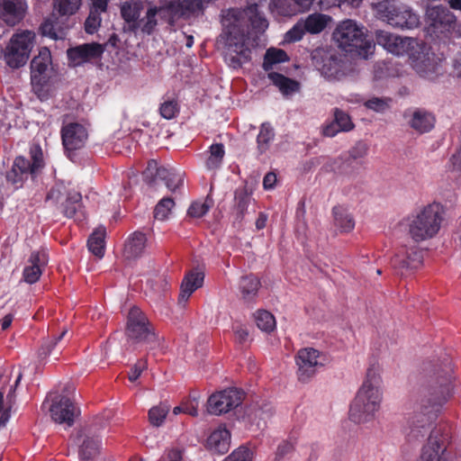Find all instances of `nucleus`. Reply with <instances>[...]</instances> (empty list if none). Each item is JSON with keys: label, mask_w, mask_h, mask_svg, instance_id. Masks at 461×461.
<instances>
[{"label": "nucleus", "mask_w": 461, "mask_h": 461, "mask_svg": "<svg viewBox=\"0 0 461 461\" xmlns=\"http://www.w3.org/2000/svg\"><path fill=\"white\" fill-rule=\"evenodd\" d=\"M221 23L226 35V59L232 68H239L250 59L254 46L245 29L250 24L258 32H264L268 27V22L258 12V5H251L244 10H228Z\"/></svg>", "instance_id": "obj_1"}, {"label": "nucleus", "mask_w": 461, "mask_h": 461, "mask_svg": "<svg viewBox=\"0 0 461 461\" xmlns=\"http://www.w3.org/2000/svg\"><path fill=\"white\" fill-rule=\"evenodd\" d=\"M375 41L388 53L406 57L411 67L421 77L431 79L438 70L435 54L422 41L387 31H377Z\"/></svg>", "instance_id": "obj_2"}, {"label": "nucleus", "mask_w": 461, "mask_h": 461, "mask_svg": "<svg viewBox=\"0 0 461 461\" xmlns=\"http://www.w3.org/2000/svg\"><path fill=\"white\" fill-rule=\"evenodd\" d=\"M383 402V380L378 366H371L352 400L348 417L357 424L374 420Z\"/></svg>", "instance_id": "obj_3"}, {"label": "nucleus", "mask_w": 461, "mask_h": 461, "mask_svg": "<svg viewBox=\"0 0 461 461\" xmlns=\"http://www.w3.org/2000/svg\"><path fill=\"white\" fill-rule=\"evenodd\" d=\"M445 218V208L438 203L423 206L407 218L408 233L416 242L434 238Z\"/></svg>", "instance_id": "obj_4"}, {"label": "nucleus", "mask_w": 461, "mask_h": 461, "mask_svg": "<svg viewBox=\"0 0 461 461\" xmlns=\"http://www.w3.org/2000/svg\"><path fill=\"white\" fill-rule=\"evenodd\" d=\"M366 33L365 26L347 19L337 25L333 32V40L346 51L359 50L360 55H366L374 48L373 42L366 38Z\"/></svg>", "instance_id": "obj_5"}, {"label": "nucleus", "mask_w": 461, "mask_h": 461, "mask_svg": "<svg viewBox=\"0 0 461 461\" xmlns=\"http://www.w3.org/2000/svg\"><path fill=\"white\" fill-rule=\"evenodd\" d=\"M51 55L47 48L40 50L31 62V83L32 91L41 99H47L53 88Z\"/></svg>", "instance_id": "obj_6"}, {"label": "nucleus", "mask_w": 461, "mask_h": 461, "mask_svg": "<svg viewBox=\"0 0 461 461\" xmlns=\"http://www.w3.org/2000/svg\"><path fill=\"white\" fill-rule=\"evenodd\" d=\"M30 158L17 157L11 170L7 173V181L16 188L23 186L28 177L36 176L44 167L43 152L38 144L30 147Z\"/></svg>", "instance_id": "obj_7"}, {"label": "nucleus", "mask_w": 461, "mask_h": 461, "mask_svg": "<svg viewBox=\"0 0 461 461\" xmlns=\"http://www.w3.org/2000/svg\"><path fill=\"white\" fill-rule=\"evenodd\" d=\"M35 33L31 31H23L12 36L3 50V57L6 64L13 68L23 66L33 47Z\"/></svg>", "instance_id": "obj_8"}, {"label": "nucleus", "mask_w": 461, "mask_h": 461, "mask_svg": "<svg viewBox=\"0 0 461 461\" xmlns=\"http://www.w3.org/2000/svg\"><path fill=\"white\" fill-rule=\"evenodd\" d=\"M297 377L302 383L309 382L326 364L323 353L313 348H303L298 350L295 356Z\"/></svg>", "instance_id": "obj_9"}, {"label": "nucleus", "mask_w": 461, "mask_h": 461, "mask_svg": "<svg viewBox=\"0 0 461 461\" xmlns=\"http://www.w3.org/2000/svg\"><path fill=\"white\" fill-rule=\"evenodd\" d=\"M436 385L432 386L428 395H424L421 401V407L426 411H438L439 409L448 401L452 394L450 369L438 375Z\"/></svg>", "instance_id": "obj_10"}, {"label": "nucleus", "mask_w": 461, "mask_h": 461, "mask_svg": "<svg viewBox=\"0 0 461 461\" xmlns=\"http://www.w3.org/2000/svg\"><path fill=\"white\" fill-rule=\"evenodd\" d=\"M126 334L129 342L132 344L148 342L153 337L146 316L137 307H132L129 312Z\"/></svg>", "instance_id": "obj_11"}, {"label": "nucleus", "mask_w": 461, "mask_h": 461, "mask_svg": "<svg viewBox=\"0 0 461 461\" xmlns=\"http://www.w3.org/2000/svg\"><path fill=\"white\" fill-rule=\"evenodd\" d=\"M48 405L51 419L59 424H66L70 427L77 414V410L72 401L64 395H54L47 399L42 406Z\"/></svg>", "instance_id": "obj_12"}, {"label": "nucleus", "mask_w": 461, "mask_h": 461, "mask_svg": "<svg viewBox=\"0 0 461 461\" xmlns=\"http://www.w3.org/2000/svg\"><path fill=\"white\" fill-rule=\"evenodd\" d=\"M242 400V392L229 388L212 394L207 401V410L211 414L220 415L238 407Z\"/></svg>", "instance_id": "obj_13"}, {"label": "nucleus", "mask_w": 461, "mask_h": 461, "mask_svg": "<svg viewBox=\"0 0 461 461\" xmlns=\"http://www.w3.org/2000/svg\"><path fill=\"white\" fill-rule=\"evenodd\" d=\"M447 443L439 431H433L422 448L418 461H448Z\"/></svg>", "instance_id": "obj_14"}, {"label": "nucleus", "mask_w": 461, "mask_h": 461, "mask_svg": "<svg viewBox=\"0 0 461 461\" xmlns=\"http://www.w3.org/2000/svg\"><path fill=\"white\" fill-rule=\"evenodd\" d=\"M61 137L67 151L83 148L87 140L88 132L86 127L77 122H70L63 126Z\"/></svg>", "instance_id": "obj_15"}, {"label": "nucleus", "mask_w": 461, "mask_h": 461, "mask_svg": "<svg viewBox=\"0 0 461 461\" xmlns=\"http://www.w3.org/2000/svg\"><path fill=\"white\" fill-rule=\"evenodd\" d=\"M104 51L102 44L92 42L82 44L68 50L70 65L77 67L101 58Z\"/></svg>", "instance_id": "obj_16"}, {"label": "nucleus", "mask_w": 461, "mask_h": 461, "mask_svg": "<svg viewBox=\"0 0 461 461\" xmlns=\"http://www.w3.org/2000/svg\"><path fill=\"white\" fill-rule=\"evenodd\" d=\"M25 0H0V18L10 26L19 23L25 16Z\"/></svg>", "instance_id": "obj_17"}, {"label": "nucleus", "mask_w": 461, "mask_h": 461, "mask_svg": "<svg viewBox=\"0 0 461 461\" xmlns=\"http://www.w3.org/2000/svg\"><path fill=\"white\" fill-rule=\"evenodd\" d=\"M422 262V251L416 246L401 248L393 261L395 267L406 271L418 269Z\"/></svg>", "instance_id": "obj_18"}, {"label": "nucleus", "mask_w": 461, "mask_h": 461, "mask_svg": "<svg viewBox=\"0 0 461 461\" xmlns=\"http://www.w3.org/2000/svg\"><path fill=\"white\" fill-rule=\"evenodd\" d=\"M47 263L48 255L44 249L32 252L28 259L27 266L23 269L24 281L28 284L36 283Z\"/></svg>", "instance_id": "obj_19"}, {"label": "nucleus", "mask_w": 461, "mask_h": 461, "mask_svg": "<svg viewBox=\"0 0 461 461\" xmlns=\"http://www.w3.org/2000/svg\"><path fill=\"white\" fill-rule=\"evenodd\" d=\"M261 287V282L254 275L241 276L239 281L240 299L246 304H253Z\"/></svg>", "instance_id": "obj_20"}, {"label": "nucleus", "mask_w": 461, "mask_h": 461, "mask_svg": "<svg viewBox=\"0 0 461 461\" xmlns=\"http://www.w3.org/2000/svg\"><path fill=\"white\" fill-rule=\"evenodd\" d=\"M206 447L209 450L218 454L228 452L230 447V432L225 426L220 425L209 435Z\"/></svg>", "instance_id": "obj_21"}, {"label": "nucleus", "mask_w": 461, "mask_h": 461, "mask_svg": "<svg viewBox=\"0 0 461 461\" xmlns=\"http://www.w3.org/2000/svg\"><path fill=\"white\" fill-rule=\"evenodd\" d=\"M405 117H409L408 123L410 127L419 133L431 131L436 122L431 113L422 109H416L409 113H405Z\"/></svg>", "instance_id": "obj_22"}, {"label": "nucleus", "mask_w": 461, "mask_h": 461, "mask_svg": "<svg viewBox=\"0 0 461 461\" xmlns=\"http://www.w3.org/2000/svg\"><path fill=\"white\" fill-rule=\"evenodd\" d=\"M204 275L198 270L189 272L183 279L179 294V303L185 304L192 294L202 287Z\"/></svg>", "instance_id": "obj_23"}, {"label": "nucleus", "mask_w": 461, "mask_h": 461, "mask_svg": "<svg viewBox=\"0 0 461 461\" xmlns=\"http://www.w3.org/2000/svg\"><path fill=\"white\" fill-rule=\"evenodd\" d=\"M391 26L400 29H412L419 25V16L407 5L402 4L395 17H391Z\"/></svg>", "instance_id": "obj_24"}, {"label": "nucleus", "mask_w": 461, "mask_h": 461, "mask_svg": "<svg viewBox=\"0 0 461 461\" xmlns=\"http://www.w3.org/2000/svg\"><path fill=\"white\" fill-rule=\"evenodd\" d=\"M427 22L429 25L438 28L442 25H449L454 22V15L443 6H429L426 12Z\"/></svg>", "instance_id": "obj_25"}, {"label": "nucleus", "mask_w": 461, "mask_h": 461, "mask_svg": "<svg viewBox=\"0 0 461 461\" xmlns=\"http://www.w3.org/2000/svg\"><path fill=\"white\" fill-rule=\"evenodd\" d=\"M402 3L395 0H383L372 5L375 15L379 20L385 22L391 25V17H395V14L400 10Z\"/></svg>", "instance_id": "obj_26"}, {"label": "nucleus", "mask_w": 461, "mask_h": 461, "mask_svg": "<svg viewBox=\"0 0 461 461\" xmlns=\"http://www.w3.org/2000/svg\"><path fill=\"white\" fill-rule=\"evenodd\" d=\"M143 9V5L140 1L131 0L122 4L121 14L123 20L130 24V27L136 31L139 17Z\"/></svg>", "instance_id": "obj_27"}, {"label": "nucleus", "mask_w": 461, "mask_h": 461, "mask_svg": "<svg viewBox=\"0 0 461 461\" xmlns=\"http://www.w3.org/2000/svg\"><path fill=\"white\" fill-rule=\"evenodd\" d=\"M429 419L426 414H413L409 417L405 427V433L410 439H418L426 431Z\"/></svg>", "instance_id": "obj_28"}, {"label": "nucleus", "mask_w": 461, "mask_h": 461, "mask_svg": "<svg viewBox=\"0 0 461 461\" xmlns=\"http://www.w3.org/2000/svg\"><path fill=\"white\" fill-rule=\"evenodd\" d=\"M158 179L165 182L169 191L176 192L184 184V173L173 167H163L158 171Z\"/></svg>", "instance_id": "obj_29"}, {"label": "nucleus", "mask_w": 461, "mask_h": 461, "mask_svg": "<svg viewBox=\"0 0 461 461\" xmlns=\"http://www.w3.org/2000/svg\"><path fill=\"white\" fill-rule=\"evenodd\" d=\"M146 240L143 233H133L125 243L124 256L127 258H135L140 256L145 249Z\"/></svg>", "instance_id": "obj_30"}, {"label": "nucleus", "mask_w": 461, "mask_h": 461, "mask_svg": "<svg viewBox=\"0 0 461 461\" xmlns=\"http://www.w3.org/2000/svg\"><path fill=\"white\" fill-rule=\"evenodd\" d=\"M330 21V16L319 13L310 14L305 19H302L305 31L312 34L322 32Z\"/></svg>", "instance_id": "obj_31"}, {"label": "nucleus", "mask_w": 461, "mask_h": 461, "mask_svg": "<svg viewBox=\"0 0 461 461\" xmlns=\"http://www.w3.org/2000/svg\"><path fill=\"white\" fill-rule=\"evenodd\" d=\"M268 78L284 95H289L299 91L300 84L294 79L283 76L282 74L270 72L268 73Z\"/></svg>", "instance_id": "obj_32"}, {"label": "nucleus", "mask_w": 461, "mask_h": 461, "mask_svg": "<svg viewBox=\"0 0 461 461\" xmlns=\"http://www.w3.org/2000/svg\"><path fill=\"white\" fill-rule=\"evenodd\" d=\"M251 200V193L246 187L236 190L234 213L238 221L243 220Z\"/></svg>", "instance_id": "obj_33"}, {"label": "nucleus", "mask_w": 461, "mask_h": 461, "mask_svg": "<svg viewBox=\"0 0 461 461\" xmlns=\"http://www.w3.org/2000/svg\"><path fill=\"white\" fill-rule=\"evenodd\" d=\"M334 224L341 232H349L355 227V221L348 210L342 206L333 208Z\"/></svg>", "instance_id": "obj_34"}, {"label": "nucleus", "mask_w": 461, "mask_h": 461, "mask_svg": "<svg viewBox=\"0 0 461 461\" xmlns=\"http://www.w3.org/2000/svg\"><path fill=\"white\" fill-rule=\"evenodd\" d=\"M82 442L79 449V456L84 460L94 458L99 451V440L97 438L89 435H81Z\"/></svg>", "instance_id": "obj_35"}, {"label": "nucleus", "mask_w": 461, "mask_h": 461, "mask_svg": "<svg viewBox=\"0 0 461 461\" xmlns=\"http://www.w3.org/2000/svg\"><path fill=\"white\" fill-rule=\"evenodd\" d=\"M104 237L105 229L104 227L97 228L88 239V249L97 258H102L104 253Z\"/></svg>", "instance_id": "obj_36"}, {"label": "nucleus", "mask_w": 461, "mask_h": 461, "mask_svg": "<svg viewBox=\"0 0 461 461\" xmlns=\"http://www.w3.org/2000/svg\"><path fill=\"white\" fill-rule=\"evenodd\" d=\"M164 9L162 7L151 6L149 7L145 16L140 19L136 30L150 34L157 26L156 15L161 13Z\"/></svg>", "instance_id": "obj_37"}, {"label": "nucleus", "mask_w": 461, "mask_h": 461, "mask_svg": "<svg viewBox=\"0 0 461 461\" xmlns=\"http://www.w3.org/2000/svg\"><path fill=\"white\" fill-rule=\"evenodd\" d=\"M274 137L275 131L273 127L268 122L262 123L257 137L258 149L260 153H265L269 149Z\"/></svg>", "instance_id": "obj_38"}, {"label": "nucleus", "mask_w": 461, "mask_h": 461, "mask_svg": "<svg viewBox=\"0 0 461 461\" xmlns=\"http://www.w3.org/2000/svg\"><path fill=\"white\" fill-rule=\"evenodd\" d=\"M287 60L288 56L285 50L281 49L270 48L265 54L263 68L266 71H269L275 65L284 63Z\"/></svg>", "instance_id": "obj_39"}, {"label": "nucleus", "mask_w": 461, "mask_h": 461, "mask_svg": "<svg viewBox=\"0 0 461 461\" xmlns=\"http://www.w3.org/2000/svg\"><path fill=\"white\" fill-rule=\"evenodd\" d=\"M269 9L272 14L280 16H291L297 14L293 0H271Z\"/></svg>", "instance_id": "obj_40"}, {"label": "nucleus", "mask_w": 461, "mask_h": 461, "mask_svg": "<svg viewBox=\"0 0 461 461\" xmlns=\"http://www.w3.org/2000/svg\"><path fill=\"white\" fill-rule=\"evenodd\" d=\"M254 316L257 326L262 331L268 333L276 329V319L271 312L266 310H258Z\"/></svg>", "instance_id": "obj_41"}, {"label": "nucleus", "mask_w": 461, "mask_h": 461, "mask_svg": "<svg viewBox=\"0 0 461 461\" xmlns=\"http://www.w3.org/2000/svg\"><path fill=\"white\" fill-rule=\"evenodd\" d=\"M321 73L328 78L339 77L341 70L339 60L334 56H329L323 60V64L319 68Z\"/></svg>", "instance_id": "obj_42"}, {"label": "nucleus", "mask_w": 461, "mask_h": 461, "mask_svg": "<svg viewBox=\"0 0 461 461\" xmlns=\"http://www.w3.org/2000/svg\"><path fill=\"white\" fill-rule=\"evenodd\" d=\"M169 411L170 405L167 402H161L158 405L152 407L149 411V422L155 427L161 426Z\"/></svg>", "instance_id": "obj_43"}, {"label": "nucleus", "mask_w": 461, "mask_h": 461, "mask_svg": "<svg viewBox=\"0 0 461 461\" xmlns=\"http://www.w3.org/2000/svg\"><path fill=\"white\" fill-rule=\"evenodd\" d=\"M225 154L224 146L221 143L212 144L210 147V156L206 160L207 169L213 170L221 165Z\"/></svg>", "instance_id": "obj_44"}, {"label": "nucleus", "mask_w": 461, "mask_h": 461, "mask_svg": "<svg viewBox=\"0 0 461 461\" xmlns=\"http://www.w3.org/2000/svg\"><path fill=\"white\" fill-rule=\"evenodd\" d=\"M174 206L175 202L171 197H164L156 205L154 217L160 221L167 219Z\"/></svg>", "instance_id": "obj_45"}, {"label": "nucleus", "mask_w": 461, "mask_h": 461, "mask_svg": "<svg viewBox=\"0 0 461 461\" xmlns=\"http://www.w3.org/2000/svg\"><path fill=\"white\" fill-rule=\"evenodd\" d=\"M80 5L81 0H54V7L61 15L74 14Z\"/></svg>", "instance_id": "obj_46"}, {"label": "nucleus", "mask_w": 461, "mask_h": 461, "mask_svg": "<svg viewBox=\"0 0 461 461\" xmlns=\"http://www.w3.org/2000/svg\"><path fill=\"white\" fill-rule=\"evenodd\" d=\"M14 400V389L11 388L7 395V402H4L3 393L0 392V426H5L10 418V411Z\"/></svg>", "instance_id": "obj_47"}, {"label": "nucleus", "mask_w": 461, "mask_h": 461, "mask_svg": "<svg viewBox=\"0 0 461 461\" xmlns=\"http://www.w3.org/2000/svg\"><path fill=\"white\" fill-rule=\"evenodd\" d=\"M200 393L194 392L191 393L187 401L182 402L185 410V413L193 417H197L199 414L198 408L200 402Z\"/></svg>", "instance_id": "obj_48"}, {"label": "nucleus", "mask_w": 461, "mask_h": 461, "mask_svg": "<svg viewBox=\"0 0 461 461\" xmlns=\"http://www.w3.org/2000/svg\"><path fill=\"white\" fill-rule=\"evenodd\" d=\"M294 450V445L293 442L288 440H283L278 444L275 452L274 461H284L289 457Z\"/></svg>", "instance_id": "obj_49"}, {"label": "nucleus", "mask_w": 461, "mask_h": 461, "mask_svg": "<svg viewBox=\"0 0 461 461\" xmlns=\"http://www.w3.org/2000/svg\"><path fill=\"white\" fill-rule=\"evenodd\" d=\"M253 453L245 447H240L230 454L223 461H252Z\"/></svg>", "instance_id": "obj_50"}, {"label": "nucleus", "mask_w": 461, "mask_h": 461, "mask_svg": "<svg viewBox=\"0 0 461 461\" xmlns=\"http://www.w3.org/2000/svg\"><path fill=\"white\" fill-rule=\"evenodd\" d=\"M210 207L211 203L207 201H195L190 205L188 214L191 217L200 218L208 212Z\"/></svg>", "instance_id": "obj_51"}, {"label": "nucleus", "mask_w": 461, "mask_h": 461, "mask_svg": "<svg viewBox=\"0 0 461 461\" xmlns=\"http://www.w3.org/2000/svg\"><path fill=\"white\" fill-rule=\"evenodd\" d=\"M334 116V121L343 131H348L353 129L354 124L351 122L350 117L346 113L339 109H336Z\"/></svg>", "instance_id": "obj_52"}, {"label": "nucleus", "mask_w": 461, "mask_h": 461, "mask_svg": "<svg viewBox=\"0 0 461 461\" xmlns=\"http://www.w3.org/2000/svg\"><path fill=\"white\" fill-rule=\"evenodd\" d=\"M101 12L91 10L86 20L85 29L87 33H94L101 24Z\"/></svg>", "instance_id": "obj_53"}, {"label": "nucleus", "mask_w": 461, "mask_h": 461, "mask_svg": "<svg viewBox=\"0 0 461 461\" xmlns=\"http://www.w3.org/2000/svg\"><path fill=\"white\" fill-rule=\"evenodd\" d=\"M269 417L270 413L261 409L255 410L252 413L249 414V419L251 420L252 423H255L258 429L265 428L267 420Z\"/></svg>", "instance_id": "obj_54"}, {"label": "nucleus", "mask_w": 461, "mask_h": 461, "mask_svg": "<svg viewBox=\"0 0 461 461\" xmlns=\"http://www.w3.org/2000/svg\"><path fill=\"white\" fill-rule=\"evenodd\" d=\"M307 32L305 31V27L300 20L290 31H288L285 34V40L287 41H297L301 40L304 34Z\"/></svg>", "instance_id": "obj_55"}, {"label": "nucleus", "mask_w": 461, "mask_h": 461, "mask_svg": "<svg viewBox=\"0 0 461 461\" xmlns=\"http://www.w3.org/2000/svg\"><path fill=\"white\" fill-rule=\"evenodd\" d=\"M177 111V104L175 101H166L159 108L161 116L167 120L174 118Z\"/></svg>", "instance_id": "obj_56"}, {"label": "nucleus", "mask_w": 461, "mask_h": 461, "mask_svg": "<svg viewBox=\"0 0 461 461\" xmlns=\"http://www.w3.org/2000/svg\"><path fill=\"white\" fill-rule=\"evenodd\" d=\"M389 101V99L373 97L366 102V106L368 109L382 113L388 109Z\"/></svg>", "instance_id": "obj_57"}, {"label": "nucleus", "mask_w": 461, "mask_h": 461, "mask_svg": "<svg viewBox=\"0 0 461 461\" xmlns=\"http://www.w3.org/2000/svg\"><path fill=\"white\" fill-rule=\"evenodd\" d=\"M147 362L144 359H140L137 361L131 368L128 378L131 382H136L137 379L140 376L142 372L147 369Z\"/></svg>", "instance_id": "obj_58"}, {"label": "nucleus", "mask_w": 461, "mask_h": 461, "mask_svg": "<svg viewBox=\"0 0 461 461\" xmlns=\"http://www.w3.org/2000/svg\"><path fill=\"white\" fill-rule=\"evenodd\" d=\"M54 18H48L41 26V30L43 35L49 36L52 39H57L58 30L55 24Z\"/></svg>", "instance_id": "obj_59"}, {"label": "nucleus", "mask_w": 461, "mask_h": 461, "mask_svg": "<svg viewBox=\"0 0 461 461\" xmlns=\"http://www.w3.org/2000/svg\"><path fill=\"white\" fill-rule=\"evenodd\" d=\"M66 333L67 330H64L58 338L45 342L39 350V357L41 358H45L51 352V349L56 346L58 341H59Z\"/></svg>", "instance_id": "obj_60"}, {"label": "nucleus", "mask_w": 461, "mask_h": 461, "mask_svg": "<svg viewBox=\"0 0 461 461\" xmlns=\"http://www.w3.org/2000/svg\"><path fill=\"white\" fill-rule=\"evenodd\" d=\"M162 167H158V163L156 160H150L148 162L146 170L144 171V176L146 179H150L156 182L158 179V171H160Z\"/></svg>", "instance_id": "obj_61"}, {"label": "nucleus", "mask_w": 461, "mask_h": 461, "mask_svg": "<svg viewBox=\"0 0 461 461\" xmlns=\"http://www.w3.org/2000/svg\"><path fill=\"white\" fill-rule=\"evenodd\" d=\"M235 339L239 343H244L249 339V332L246 326L236 324L233 326Z\"/></svg>", "instance_id": "obj_62"}, {"label": "nucleus", "mask_w": 461, "mask_h": 461, "mask_svg": "<svg viewBox=\"0 0 461 461\" xmlns=\"http://www.w3.org/2000/svg\"><path fill=\"white\" fill-rule=\"evenodd\" d=\"M159 461H183V455L178 449H169L163 454Z\"/></svg>", "instance_id": "obj_63"}, {"label": "nucleus", "mask_w": 461, "mask_h": 461, "mask_svg": "<svg viewBox=\"0 0 461 461\" xmlns=\"http://www.w3.org/2000/svg\"><path fill=\"white\" fill-rule=\"evenodd\" d=\"M449 167L453 171H461V148L451 156Z\"/></svg>", "instance_id": "obj_64"}]
</instances>
